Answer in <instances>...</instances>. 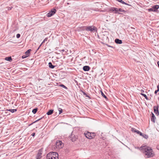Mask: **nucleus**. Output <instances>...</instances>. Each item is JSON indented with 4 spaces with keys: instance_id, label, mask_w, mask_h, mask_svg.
<instances>
[{
    "instance_id": "23",
    "label": "nucleus",
    "mask_w": 159,
    "mask_h": 159,
    "mask_svg": "<svg viewBox=\"0 0 159 159\" xmlns=\"http://www.w3.org/2000/svg\"><path fill=\"white\" fill-rule=\"evenodd\" d=\"M37 110H38V108H35L32 110V112L33 113V114H35L36 113Z\"/></svg>"
},
{
    "instance_id": "15",
    "label": "nucleus",
    "mask_w": 159,
    "mask_h": 159,
    "mask_svg": "<svg viewBox=\"0 0 159 159\" xmlns=\"http://www.w3.org/2000/svg\"><path fill=\"white\" fill-rule=\"evenodd\" d=\"M53 110H49L47 113V114L48 115H51L53 113Z\"/></svg>"
},
{
    "instance_id": "31",
    "label": "nucleus",
    "mask_w": 159,
    "mask_h": 159,
    "mask_svg": "<svg viewBox=\"0 0 159 159\" xmlns=\"http://www.w3.org/2000/svg\"><path fill=\"white\" fill-rule=\"evenodd\" d=\"M43 117H41V118H39V119H38V120H36V121H34V122L33 123H32L31 124H31H34V123H36V122H38V121H39V120H41V119H42Z\"/></svg>"
},
{
    "instance_id": "3",
    "label": "nucleus",
    "mask_w": 159,
    "mask_h": 159,
    "mask_svg": "<svg viewBox=\"0 0 159 159\" xmlns=\"http://www.w3.org/2000/svg\"><path fill=\"white\" fill-rule=\"evenodd\" d=\"M159 8V5H156L153 6L152 7L148 9V11L149 12L157 11L158 9Z\"/></svg>"
},
{
    "instance_id": "17",
    "label": "nucleus",
    "mask_w": 159,
    "mask_h": 159,
    "mask_svg": "<svg viewBox=\"0 0 159 159\" xmlns=\"http://www.w3.org/2000/svg\"><path fill=\"white\" fill-rule=\"evenodd\" d=\"M90 135H91L90 138H91V139H92L93 138H94L95 137L96 135V134H95V133H93V132L91 133L90 132Z\"/></svg>"
},
{
    "instance_id": "7",
    "label": "nucleus",
    "mask_w": 159,
    "mask_h": 159,
    "mask_svg": "<svg viewBox=\"0 0 159 159\" xmlns=\"http://www.w3.org/2000/svg\"><path fill=\"white\" fill-rule=\"evenodd\" d=\"M70 139L73 142H74L76 140V139H77V137L75 135L71 134V135L70 137Z\"/></svg>"
},
{
    "instance_id": "20",
    "label": "nucleus",
    "mask_w": 159,
    "mask_h": 159,
    "mask_svg": "<svg viewBox=\"0 0 159 159\" xmlns=\"http://www.w3.org/2000/svg\"><path fill=\"white\" fill-rule=\"evenodd\" d=\"M119 2H121V3H122L123 4L126 5H128V6H131V5L130 4H128L125 2H124V1H122V0H120Z\"/></svg>"
},
{
    "instance_id": "44",
    "label": "nucleus",
    "mask_w": 159,
    "mask_h": 159,
    "mask_svg": "<svg viewBox=\"0 0 159 159\" xmlns=\"http://www.w3.org/2000/svg\"><path fill=\"white\" fill-rule=\"evenodd\" d=\"M157 64H158V66L159 67V61H158V62H157Z\"/></svg>"
},
{
    "instance_id": "46",
    "label": "nucleus",
    "mask_w": 159,
    "mask_h": 159,
    "mask_svg": "<svg viewBox=\"0 0 159 159\" xmlns=\"http://www.w3.org/2000/svg\"><path fill=\"white\" fill-rule=\"evenodd\" d=\"M61 51H62V52H64V49L62 50H61Z\"/></svg>"
},
{
    "instance_id": "48",
    "label": "nucleus",
    "mask_w": 159,
    "mask_h": 159,
    "mask_svg": "<svg viewBox=\"0 0 159 159\" xmlns=\"http://www.w3.org/2000/svg\"><path fill=\"white\" fill-rule=\"evenodd\" d=\"M116 1L119 2L120 0H116Z\"/></svg>"
},
{
    "instance_id": "47",
    "label": "nucleus",
    "mask_w": 159,
    "mask_h": 159,
    "mask_svg": "<svg viewBox=\"0 0 159 159\" xmlns=\"http://www.w3.org/2000/svg\"><path fill=\"white\" fill-rule=\"evenodd\" d=\"M5 112L6 113H7V112L6 111H5Z\"/></svg>"
},
{
    "instance_id": "35",
    "label": "nucleus",
    "mask_w": 159,
    "mask_h": 159,
    "mask_svg": "<svg viewBox=\"0 0 159 159\" xmlns=\"http://www.w3.org/2000/svg\"><path fill=\"white\" fill-rule=\"evenodd\" d=\"M12 8V7H8V10H11V9Z\"/></svg>"
},
{
    "instance_id": "32",
    "label": "nucleus",
    "mask_w": 159,
    "mask_h": 159,
    "mask_svg": "<svg viewBox=\"0 0 159 159\" xmlns=\"http://www.w3.org/2000/svg\"><path fill=\"white\" fill-rule=\"evenodd\" d=\"M60 86L65 89H67V88L65 85H63V84H61L60 85Z\"/></svg>"
},
{
    "instance_id": "1",
    "label": "nucleus",
    "mask_w": 159,
    "mask_h": 159,
    "mask_svg": "<svg viewBox=\"0 0 159 159\" xmlns=\"http://www.w3.org/2000/svg\"><path fill=\"white\" fill-rule=\"evenodd\" d=\"M140 148L141 150H143V152L146 158H150L154 156V153L151 147L144 146L140 147Z\"/></svg>"
},
{
    "instance_id": "4",
    "label": "nucleus",
    "mask_w": 159,
    "mask_h": 159,
    "mask_svg": "<svg viewBox=\"0 0 159 159\" xmlns=\"http://www.w3.org/2000/svg\"><path fill=\"white\" fill-rule=\"evenodd\" d=\"M57 10L55 9H52L49 13L47 14V16L50 17L55 14Z\"/></svg>"
},
{
    "instance_id": "12",
    "label": "nucleus",
    "mask_w": 159,
    "mask_h": 159,
    "mask_svg": "<svg viewBox=\"0 0 159 159\" xmlns=\"http://www.w3.org/2000/svg\"><path fill=\"white\" fill-rule=\"evenodd\" d=\"M115 42L117 44H121L122 43V41L121 40L119 39H116L115 40Z\"/></svg>"
},
{
    "instance_id": "37",
    "label": "nucleus",
    "mask_w": 159,
    "mask_h": 159,
    "mask_svg": "<svg viewBox=\"0 0 159 159\" xmlns=\"http://www.w3.org/2000/svg\"><path fill=\"white\" fill-rule=\"evenodd\" d=\"M81 91L82 92V93H83V95H86V93L84 92L82 90H81Z\"/></svg>"
},
{
    "instance_id": "45",
    "label": "nucleus",
    "mask_w": 159,
    "mask_h": 159,
    "mask_svg": "<svg viewBox=\"0 0 159 159\" xmlns=\"http://www.w3.org/2000/svg\"><path fill=\"white\" fill-rule=\"evenodd\" d=\"M108 47H111V48H113V47L112 46H110V45H107Z\"/></svg>"
},
{
    "instance_id": "16",
    "label": "nucleus",
    "mask_w": 159,
    "mask_h": 159,
    "mask_svg": "<svg viewBox=\"0 0 159 159\" xmlns=\"http://www.w3.org/2000/svg\"><path fill=\"white\" fill-rule=\"evenodd\" d=\"M48 65L49 68L51 69L54 68L55 66L53 65L52 63L51 62H49L48 63Z\"/></svg>"
},
{
    "instance_id": "2",
    "label": "nucleus",
    "mask_w": 159,
    "mask_h": 159,
    "mask_svg": "<svg viewBox=\"0 0 159 159\" xmlns=\"http://www.w3.org/2000/svg\"><path fill=\"white\" fill-rule=\"evenodd\" d=\"M47 159H58V154L56 152H50L46 156Z\"/></svg>"
},
{
    "instance_id": "14",
    "label": "nucleus",
    "mask_w": 159,
    "mask_h": 159,
    "mask_svg": "<svg viewBox=\"0 0 159 159\" xmlns=\"http://www.w3.org/2000/svg\"><path fill=\"white\" fill-rule=\"evenodd\" d=\"M5 60L7 61H11L12 60L11 57H6L5 58Z\"/></svg>"
},
{
    "instance_id": "19",
    "label": "nucleus",
    "mask_w": 159,
    "mask_h": 159,
    "mask_svg": "<svg viewBox=\"0 0 159 159\" xmlns=\"http://www.w3.org/2000/svg\"><path fill=\"white\" fill-rule=\"evenodd\" d=\"M115 12H114L115 14L118 13L119 14H121V13L120 12H118V8H117L116 7H115Z\"/></svg>"
},
{
    "instance_id": "30",
    "label": "nucleus",
    "mask_w": 159,
    "mask_h": 159,
    "mask_svg": "<svg viewBox=\"0 0 159 159\" xmlns=\"http://www.w3.org/2000/svg\"><path fill=\"white\" fill-rule=\"evenodd\" d=\"M137 130L134 128H132L131 129V131L134 132L136 133Z\"/></svg>"
},
{
    "instance_id": "13",
    "label": "nucleus",
    "mask_w": 159,
    "mask_h": 159,
    "mask_svg": "<svg viewBox=\"0 0 159 159\" xmlns=\"http://www.w3.org/2000/svg\"><path fill=\"white\" fill-rule=\"evenodd\" d=\"M62 144V142L61 141H59L58 142H57L56 143V145L57 146H58V147H59L60 148V147H62L61 146V145Z\"/></svg>"
},
{
    "instance_id": "40",
    "label": "nucleus",
    "mask_w": 159,
    "mask_h": 159,
    "mask_svg": "<svg viewBox=\"0 0 159 159\" xmlns=\"http://www.w3.org/2000/svg\"><path fill=\"white\" fill-rule=\"evenodd\" d=\"M157 90H159V83L158 84V85L157 86Z\"/></svg>"
},
{
    "instance_id": "6",
    "label": "nucleus",
    "mask_w": 159,
    "mask_h": 159,
    "mask_svg": "<svg viewBox=\"0 0 159 159\" xmlns=\"http://www.w3.org/2000/svg\"><path fill=\"white\" fill-rule=\"evenodd\" d=\"M86 30L87 31H92L93 30H96L97 28L95 26H93V27L92 26H89L86 27Z\"/></svg>"
},
{
    "instance_id": "9",
    "label": "nucleus",
    "mask_w": 159,
    "mask_h": 159,
    "mask_svg": "<svg viewBox=\"0 0 159 159\" xmlns=\"http://www.w3.org/2000/svg\"><path fill=\"white\" fill-rule=\"evenodd\" d=\"M83 70L85 71H87L89 70L90 67L88 66H83Z\"/></svg>"
},
{
    "instance_id": "43",
    "label": "nucleus",
    "mask_w": 159,
    "mask_h": 159,
    "mask_svg": "<svg viewBox=\"0 0 159 159\" xmlns=\"http://www.w3.org/2000/svg\"><path fill=\"white\" fill-rule=\"evenodd\" d=\"M157 148L159 150V146H157Z\"/></svg>"
},
{
    "instance_id": "41",
    "label": "nucleus",
    "mask_w": 159,
    "mask_h": 159,
    "mask_svg": "<svg viewBox=\"0 0 159 159\" xmlns=\"http://www.w3.org/2000/svg\"><path fill=\"white\" fill-rule=\"evenodd\" d=\"M135 148H137V149H141V148H140V147L139 148L138 147H135Z\"/></svg>"
},
{
    "instance_id": "27",
    "label": "nucleus",
    "mask_w": 159,
    "mask_h": 159,
    "mask_svg": "<svg viewBox=\"0 0 159 159\" xmlns=\"http://www.w3.org/2000/svg\"><path fill=\"white\" fill-rule=\"evenodd\" d=\"M145 139H147L148 138V136L147 135H146V134H142V136Z\"/></svg>"
},
{
    "instance_id": "42",
    "label": "nucleus",
    "mask_w": 159,
    "mask_h": 159,
    "mask_svg": "<svg viewBox=\"0 0 159 159\" xmlns=\"http://www.w3.org/2000/svg\"><path fill=\"white\" fill-rule=\"evenodd\" d=\"M141 92H143V93L144 92V91L143 90H141Z\"/></svg>"
},
{
    "instance_id": "10",
    "label": "nucleus",
    "mask_w": 159,
    "mask_h": 159,
    "mask_svg": "<svg viewBox=\"0 0 159 159\" xmlns=\"http://www.w3.org/2000/svg\"><path fill=\"white\" fill-rule=\"evenodd\" d=\"M156 118L153 113H151V120L154 123L155 122V120Z\"/></svg>"
},
{
    "instance_id": "28",
    "label": "nucleus",
    "mask_w": 159,
    "mask_h": 159,
    "mask_svg": "<svg viewBox=\"0 0 159 159\" xmlns=\"http://www.w3.org/2000/svg\"><path fill=\"white\" fill-rule=\"evenodd\" d=\"M118 12H125V11L123 10L122 8H118Z\"/></svg>"
},
{
    "instance_id": "11",
    "label": "nucleus",
    "mask_w": 159,
    "mask_h": 159,
    "mask_svg": "<svg viewBox=\"0 0 159 159\" xmlns=\"http://www.w3.org/2000/svg\"><path fill=\"white\" fill-rule=\"evenodd\" d=\"M85 136L88 139H91L90 138V132H87L86 133H84Z\"/></svg>"
},
{
    "instance_id": "21",
    "label": "nucleus",
    "mask_w": 159,
    "mask_h": 159,
    "mask_svg": "<svg viewBox=\"0 0 159 159\" xmlns=\"http://www.w3.org/2000/svg\"><path fill=\"white\" fill-rule=\"evenodd\" d=\"M42 149H40L39 150V152L38 153V155L39 157H40L41 156V155H42Z\"/></svg>"
},
{
    "instance_id": "29",
    "label": "nucleus",
    "mask_w": 159,
    "mask_h": 159,
    "mask_svg": "<svg viewBox=\"0 0 159 159\" xmlns=\"http://www.w3.org/2000/svg\"><path fill=\"white\" fill-rule=\"evenodd\" d=\"M58 110L59 111V114H60L62 112V110L61 109V108H59L58 109Z\"/></svg>"
},
{
    "instance_id": "26",
    "label": "nucleus",
    "mask_w": 159,
    "mask_h": 159,
    "mask_svg": "<svg viewBox=\"0 0 159 159\" xmlns=\"http://www.w3.org/2000/svg\"><path fill=\"white\" fill-rule=\"evenodd\" d=\"M141 94L145 98V99L146 100H148V98L147 95L146 94H145L143 93H141Z\"/></svg>"
},
{
    "instance_id": "36",
    "label": "nucleus",
    "mask_w": 159,
    "mask_h": 159,
    "mask_svg": "<svg viewBox=\"0 0 159 159\" xmlns=\"http://www.w3.org/2000/svg\"><path fill=\"white\" fill-rule=\"evenodd\" d=\"M159 91L158 90H156L154 92L155 94H156Z\"/></svg>"
},
{
    "instance_id": "39",
    "label": "nucleus",
    "mask_w": 159,
    "mask_h": 159,
    "mask_svg": "<svg viewBox=\"0 0 159 159\" xmlns=\"http://www.w3.org/2000/svg\"><path fill=\"white\" fill-rule=\"evenodd\" d=\"M85 95L86 97L89 98L90 99V97L89 95H87L86 94V95Z\"/></svg>"
},
{
    "instance_id": "24",
    "label": "nucleus",
    "mask_w": 159,
    "mask_h": 159,
    "mask_svg": "<svg viewBox=\"0 0 159 159\" xmlns=\"http://www.w3.org/2000/svg\"><path fill=\"white\" fill-rule=\"evenodd\" d=\"M101 92L102 95L106 99H107V97L104 94L103 92L102 91H101Z\"/></svg>"
},
{
    "instance_id": "5",
    "label": "nucleus",
    "mask_w": 159,
    "mask_h": 159,
    "mask_svg": "<svg viewBox=\"0 0 159 159\" xmlns=\"http://www.w3.org/2000/svg\"><path fill=\"white\" fill-rule=\"evenodd\" d=\"M31 50V49H28L25 53V54L22 56V58L23 59L25 58L30 56V54Z\"/></svg>"
},
{
    "instance_id": "49",
    "label": "nucleus",
    "mask_w": 159,
    "mask_h": 159,
    "mask_svg": "<svg viewBox=\"0 0 159 159\" xmlns=\"http://www.w3.org/2000/svg\"><path fill=\"white\" fill-rule=\"evenodd\" d=\"M40 159L39 158H37V159Z\"/></svg>"
},
{
    "instance_id": "18",
    "label": "nucleus",
    "mask_w": 159,
    "mask_h": 159,
    "mask_svg": "<svg viewBox=\"0 0 159 159\" xmlns=\"http://www.w3.org/2000/svg\"><path fill=\"white\" fill-rule=\"evenodd\" d=\"M6 111H10L12 113H14L17 111V109H7Z\"/></svg>"
},
{
    "instance_id": "33",
    "label": "nucleus",
    "mask_w": 159,
    "mask_h": 159,
    "mask_svg": "<svg viewBox=\"0 0 159 159\" xmlns=\"http://www.w3.org/2000/svg\"><path fill=\"white\" fill-rule=\"evenodd\" d=\"M136 133L140 135V136H142V133L141 132H140L139 131V130H137V132H136Z\"/></svg>"
},
{
    "instance_id": "34",
    "label": "nucleus",
    "mask_w": 159,
    "mask_h": 159,
    "mask_svg": "<svg viewBox=\"0 0 159 159\" xmlns=\"http://www.w3.org/2000/svg\"><path fill=\"white\" fill-rule=\"evenodd\" d=\"M16 36L17 38H19L20 36V35L19 34H16Z\"/></svg>"
},
{
    "instance_id": "38",
    "label": "nucleus",
    "mask_w": 159,
    "mask_h": 159,
    "mask_svg": "<svg viewBox=\"0 0 159 159\" xmlns=\"http://www.w3.org/2000/svg\"><path fill=\"white\" fill-rule=\"evenodd\" d=\"M35 133H33L31 134V135H32V136L34 137L35 135Z\"/></svg>"
},
{
    "instance_id": "22",
    "label": "nucleus",
    "mask_w": 159,
    "mask_h": 159,
    "mask_svg": "<svg viewBox=\"0 0 159 159\" xmlns=\"http://www.w3.org/2000/svg\"><path fill=\"white\" fill-rule=\"evenodd\" d=\"M48 39V38H46L45 39L43 40V41L42 43H41V44L40 45L38 48V50L39 49V48L41 46L42 44H43V43H44L45 41H47V40Z\"/></svg>"
},
{
    "instance_id": "25",
    "label": "nucleus",
    "mask_w": 159,
    "mask_h": 159,
    "mask_svg": "<svg viewBox=\"0 0 159 159\" xmlns=\"http://www.w3.org/2000/svg\"><path fill=\"white\" fill-rule=\"evenodd\" d=\"M115 7H111L110 8V9H109V11H114L115 12Z\"/></svg>"
},
{
    "instance_id": "8",
    "label": "nucleus",
    "mask_w": 159,
    "mask_h": 159,
    "mask_svg": "<svg viewBox=\"0 0 159 159\" xmlns=\"http://www.w3.org/2000/svg\"><path fill=\"white\" fill-rule=\"evenodd\" d=\"M158 106H154L153 107V109L154 112L156 114V115H158L159 114V111H158Z\"/></svg>"
}]
</instances>
